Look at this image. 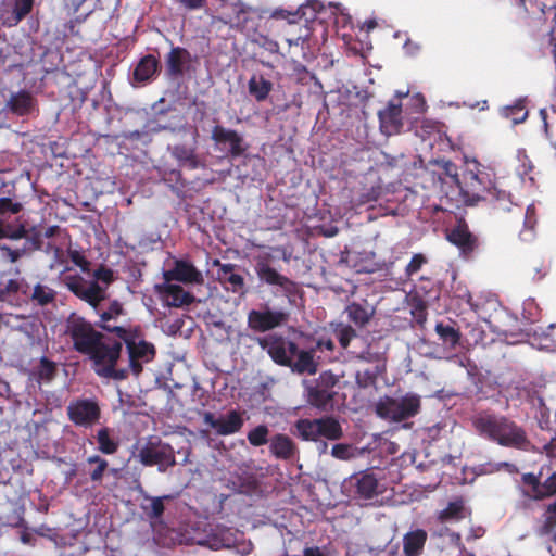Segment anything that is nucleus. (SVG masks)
<instances>
[{"instance_id":"dca6fc26","label":"nucleus","mask_w":556,"mask_h":556,"mask_svg":"<svg viewBox=\"0 0 556 556\" xmlns=\"http://www.w3.org/2000/svg\"><path fill=\"white\" fill-rule=\"evenodd\" d=\"M213 266L218 268L216 279L226 291L239 294L240 296H244L248 293L244 277L236 273L238 267L236 264L222 263L219 260L215 258Z\"/></svg>"},{"instance_id":"393cba45","label":"nucleus","mask_w":556,"mask_h":556,"mask_svg":"<svg viewBox=\"0 0 556 556\" xmlns=\"http://www.w3.org/2000/svg\"><path fill=\"white\" fill-rule=\"evenodd\" d=\"M428 540V533L425 529L417 528L406 532L403 535V556H421Z\"/></svg>"},{"instance_id":"8fccbe9b","label":"nucleus","mask_w":556,"mask_h":556,"mask_svg":"<svg viewBox=\"0 0 556 556\" xmlns=\"http://www.w3.org/2000/svg\"><path fill=\"white\" fill-rule=\"evenodd\" d=\"M27 235V230L23 224H20L17 226L14 225H4L3 222L0 219V239H12V240H18L22 238H25Z\"/></svg>"},{"instance_id":"052dcab7","label":"nucleus","mask_w":556,"mask_h":556,"mask_svg":"<svg viewBox=\"0 0 556 556\" xmlns=\"http://www.w3.org/2000/svg\"><path fill=\"white\" fill-rule=\"evenodd\" d=\"M355 378L356 383L359 387L367 388L376 382L377 375L374 371L366 369L363 372L358 371Z\"/></svg>"},{"instance_id":"e433bc0d","label":"nucleus","mask_w":556,"mask_h":556,"mask_svg":"<svg viewBox=\"0 0 556 556\" xmlns=\"http://www.w3.org/2000/svg\"><path fill=\"white\" fill-rule=\"evenodd\" d=\"M319 431L320 439L337 441L343 437L341 424L332 416L319 418Z\"/></svg>"},{"instance_id":"2f4dec72","label":"nucleus","mask_w":556,"mask_h":556,"mask_svg":"<svg viewBox=\"0 0 556 556\" xmlns=\"http://www.w3.org/2000/svg\"><path fill=\"white\" fill-rule=\"evenodd\" d=\"M98 451L104 455H113L119 448V441L113 435V430L108 426L101 427L96 433Z\"/></svg>"},{"instance_id":"49530a36","label":"nucleus","mask_w":556,"mask_h":556,"mask_svg":"<svg viewBox=\"0 0 556 556\" xmlns=\"http://www.w3.org/2000/svg\"><path fill=\"white\" fill-rule=\"evenodd\" d=\"M125 313L121 302L114 300L110 303L106 311L100 314V323H97L98 328L103 330L104 325H111L110 321L116 319L118 316Z\"/></svg>"},{"instance_id":"412c9836","label":"nucleus","mask_w":556,"mask_h":556,"mask_svg":"<svg viewBox=\"0 0 556 556\" xmlns=\"http://www.w3.org/2000/svg\"><path fill=\"white\" fill-rule=\"evenodd\" d=\"M446 238L459 249L460 254L465 257H469L479 247L478 238L470 232L465 222L458 223L452 228Z\"/></svg>"},{"instance_id":"09e8293b","label":"nucleus","mask_w":556,"mask_h":556,"mask_svg":"<svg viewBox=\"0 0 556 556\" xmlns=\"http://www.w3.org/2000/svg\"><path fill=\"white\" fill-rule=\"evenodd\" d=\"M324 8V5L316 1H308L306 4L301 5L295 13H288V15L295 17L300 15L305 18V22L313 21L316 18V14Z\"/></svg>"},{"instance_id":"58836bf2","label":"nucleus","mask_w":556,"mask_h":556,"mask_svg":"<svg viewBox=\"0 0 556 556\" xmlns=\"http://www.w3.org/2000/svg\"><path fill=\"white\" fill-rule=\"evenodd\" d=\"M556 529V500L545 506L542 522L538 528L541 536L551 535Z\"/></svg>"},{"instance_id":"f3484780","label":"nucleus","mask_w":556,"mask_h":556,"mask_svg":"<svg viewBox=\"0 0 556 556\" xmlns=\"http://www.w3.org/2000/svg\"><path fill=\"white\" fill-rule=\"evenodd\" d=\"M203 421L213 428L219 435L235 434L241 430L244 424L242 414L235 409L219 418H216L211 412H205L203 414Z\"/></svg>"},{"instance_id":"423d86ee","label":"nucleus","mask_w":556,"mask_h":556,"mask_svg":"<svg viewBox=\"0 0 556 556\" xmlns=\"http://www.w3.org/2000/svg\"><path fill=\"white\" fill-rule=\"evenodd\" d=\"M421 397L416 393H406L401 399L383 396L375 405L376 415L384 420L401 422L419 414Z\"/></svg>"},{"instance_id":"bf43d9fd","label":"nucleus","mask_w":556,"mask_h":556,"mask_svg":"<svg viewBox=\"0 0 556 556\" xmlns=\"http://www.w3.org/2000/svg\"><path fill=\"white\" fill-rule=\"evenodd\" d=\"M21 290V283L15 279H10L3 288H0V301L4 302L10 295Z\"/></svg>"},{"instance_id":"5701e85b","label":"nucleus","mask_w":556,"mask_h":556,"mask_svg":"<svg viewBox=\"0 0 556 556\" xmlns=\"http://www.w3.org/2000/svg\"><path fill=\"white\" fill-rule=\"evenodd\" d=\"M269 452L277 459L290 460L299 454V448L289 435L276 433L269 439Z\"/></svg>"},{"instance_id":"a18cd8bd","label":"nucleus","mask_w":556,"mask_h":556,"mask_svg":"<svg viewBox=\"0 0 556 556\" xmlns=\"http://www.w3.org/2000/svg\"><path fill=\"white\" fill-rule=\"evenodd\" d=\"M333 332L342 349H348L351 341L357 337L356 330L351 326L343 323L336 325Z\"/></svg>"},{"instance_id":"4d7b16f0","label":"nucleus","mask_w":556,"mask_h":556,"mask_svg":"<svg viewBox=\"0 0 556 556\" xmlns=\"http://www.w3.org/2000/svg\"><path fill=\"white\" fill-rule=\"evenodd\" d=\"M331 455L340 460H348L353 456L352 446L344 443L334 444L331 448Z\"/></svg>"},{"instance_id":"79ce46f5","label":"nucleus","mask_w":556,"mask_h":556,"mask_svg":"<svg viewBox=\"0 0 556 556\" xmlns=\"http://www.w3.org/2000/svg\"><path fill=\"white\" fill-rule=\"evenodd\" d=\"M167 498H169V496L153 497L146 494L144 500L148 501L149 504H141V508L150 519H159L164 514V500Z\"/></svg>"},{"instance_id":"6ab92c4d","label":"nucleus","mask_w":556,"mask_h":556,"mask_svg":"<svg viewBox=\"0 0 556 556\" xmlns=\"http://www.w3.org/2000/svg\"><path fill=\"white\" fill-rule=\"evenodd\" d=\"M163 278L166 282L175 280L185 283H204L202 273L192 263L185 260H176L174 268L164 271Z\"/></svg>"},{"instance_id":"69168bd1","label":"nucleus","mask_w":556,"mask_h":556,"mask_svg":"<svg viewBox=\"0 0 556 556\" xmlns=\"http://www.w3.org/2000/svg\"><path fill=\"white\" fill-rule=\"evenodd\" d=\"M0 249L5 254L7 258L11 263H15L23 255V251H21V250H13V249H11L10 247H7V245L1 247Z\"/></svg>"},{"instance_id":"9d476101","label":"nucleus","mask_w":556,"mask_h":556,"mask_svg":"<svg viewBox=\"0 0 556 556\" xmlns=\"http://www.w3.org/2000/svg\"><path fill=\"white\" fill-rule=\"evenodd\" d=\"M349 493L357 500H372L382 494L379 478L371 469L355 472L344 481Z\"/></svg>"},{"instance_id":"7c9ffc66","label":"nucleus","mask_w":556,"mask_h":556,"mask_svg":"<svg viewBox=\"0 0 556 556\" xmlns=\"http://www.w3.org/2000/svg\"><path fill=\"white\" fill-rule=\"evenodd\" d=\"M160 61L152 54L140 59L134 71V79L138 83H147L156 74Z\"/></svg>"},{"instance_id":"de8ad7c7","label":"nucleus","mask_w":556,"mask_h":556,"mask_svg":"<svg viewBox=\"0 0 556 556\" xmlns=\"http://www.w3.org/2000/svg\"><path fill=\"white\" fill-rule=\"evenodd\" d=\"M269 429L266 425H258L248 432V441L252 446L258 447L269 443Z\"/></svg>"},{"instance_id":"a878e982","label":"nucleus","mask_w":556,"mask_h":556,"mask_svg":"<svg viewBox=\"0 0 556 556\" xmlns=\"http://www.w3.org/2000/svg\"><path fill=\"white\" fill-rule=\"evenodd\" d=\"M375 312V307L365 300L363 302H351L345 307L349 321L358 328L366 327L374 317Z\"/></svg>"},{"instance_id":"603ef678","label":"nucleus","mask_w":556,"mask_h":556,"mask_svg":"<svg viewBox=\"0 0 556 556\" xmlns=\"http://www.w3.org/2000/svg\"><path fill=\"white\" fill-rule=\"evenodd\" d=\"M412 316L416 324L422 327L428 317L427 302L422 299L416 300L412 305Z\"/></svg>"},{"instance_id":"a19ab883","label":"nucleus","mask_w":556,"mask_h":556,"mask_svg":"<svg viewBox=\"0 0 556 556\" xmlns=\"http://www.w3.org/2000/svg\"><path fill=\"white\" fill-rule=\"evenodd\" d=\"M521 481L523 484L531 488V491L522 490L523 496L532 500V501H542V497H539L538 494L542 493V481L541 473L539 476L527 472L521 476Z\"/></svg>"},{"instance_id":"a211bd4d","label":"nucleus","mask_w":556,"mask_h":556,"mask_svg":"<svg viewBox=\"0 0 556 556\" xmlns=\"http://www.w3.org/2000/svg\"><path fill=\"white\" fill-rule=\"evenodd\" d=\"M191 53L182 47H173L165 56V74L169 79L181 78L190 71Z\"/></svg>"},{"instance_id":"37998d69","label":"nucleus","mask_w":556,"mask_h":556,"mask_svg":"<svg viewBox=\"0 0 556 556\" xmlns=\"http://www.w3.org/2000/svg\"><path fill=\"white\" fill-rule=\"evenodd\" d=\"M29 298L37 305L46 306L54 302L56 292L48 286L37 283L34 287L33 293Z\"/></svg>"},{"instance_id":"c9c22d12","label":"nucleus","mask_w":556,"mask_h":556,"mask_svg":"<svg viewBox=\"0 0 556 556\" xmlns=\"http://www.w3.org/2000/svg\"><path fill=\"white\" fill-rule=\"evenodd\" d=\"M434 330L442 343L448 349H455L460 343L462 333L454 326L440 321L437 323Z\"/></svg>"},{"instance_id":"864d4df0","label":"nucleus","mask_w":556,"mask_h":556,"mask_svg":"<svg viewBox=\"0 0 556 556\" xmlns=\"http://www.w3.org/2000/svg\"><path fill=\"white\" fill-rule=\"evenodd\" d=\"M428 263V258L422 253H416L412 256L409 263L405 267L406 277L410 278L417 274L421 267Z\"/></svg>"},{"instance_id":"ea45409f","label":"nucleus","mask_w":556,"mask_h":556,"mask_svg":"<svg viewBox=\"0 0 556 556\" xmlns=\"http://www.w3.org/2000/svg\"><path fill=\"white\" fill-rule=\"evenodd\" d=\"M86 463L93 466L89 471L90 480L97 484H101L104 473L109 468V462L102 456L94 454L87 457Z\"/></svg>"},{"instance_id":"20e7f679","label":"nucleus","mask_w":556,"mask_h":556,"mask_svg":"<svg viewBox=\"0 0 556 556\" xmlns=\"http://www.w3.org/2000/svg\"><path fill=\"white\" fill-rule=\"evenodd\" d=\"M479 166L477 164L475 169L464 170L462 178L456 173L451 174L447 170L459 188L462 198L467 205H477L479 202H484L491 189L495 186L490 174L480 169Z\"/></svg>"},{"instance_id":"13d9d810","label":"nucleus","mask_w":556,"mask_h":556,"mask_svg":"<svg viewBox=\"0 0 556 556\" xmlns=\"http://www.w3.org/2000/svg\"><path fill=\"white\" fill-rule=\"evenodd\" d=\"M22 208L23 206L20 202H13L10 198H0V215L7 213L17 214Z\"/></svg>"},{"instance_id":"f8f14e48","label":"nucleus","mask_w":556,"mask_h":556,"mask_svg":"<svg viewBox=\"0 0 556 556\" xmlns=\"http://www.w3.org/2000/svg\"><path fill=\"white\" fill-rule=\"evenodd\" d=\"M258 345L267 352L274 363L279 366H291L292 358L298 352V344L282 336H267L256 339Z\"/></svg>"},{"instance_id":"4be33fe9","label":"nucleus","mask_w":556,"mask_h":556,"mask_svg":"<svg viewBox=\"0 0 556 556\" xmlns=\"http://www.w3.org/2000/svg\"><path fill=\"white\" fill-rule=\"evenodd\" d=\"M156 291L161 299L169 307H184L191 305L195 298L192 293L185 291L181 286L172 285L169 282L156 285Z\"/></svg>"},{"instance_id":"f03ea898","label":"nucleus","mask_w":556,"mask_h":556,"mask_svg":"<svg viewBox=\"0 0 556 556\" xmlns=\"http://www.w3.org/2000/svg\"><path fill=\"white\" fill-rule=\"evenodd\" d=\"M97 327V324L93 325L76 313H72L65 321V334L71 338L74 351L88 356L92 365L105 355L108 349L114 346V342H119Z\"/></svg>"},{"instance_id":"e2e57ef3","label":"nucleus","mask_w":556,"mask_h":556,"mask_svg":"<svg viewBox=\"0 0 556 556\" xmlns=\"http://www.w3.org/2000/svg\"><path fill=\"white\" fill-rule=\"evenodd\" d=\"M538 424L542 430H551V412L547 406H544L539 410Z\"/></svg>"},{"instance_id":"680f3d73","label":"nucleus","mask_w":556,"mask_h":556,"mask_svg":"<svg viewBox=\"0 0 556 556\" xmlns=\"http://www.w3.org/2000/svg\"><path fill=\"white\" fill-rule=\"evenodd\" d=\"M518 159L520 161V166L518 168V172L521 176H528L534 168L533 163L527 155L525 151H519Z\"/></svg>"},{"instance_id":"f257e3e1","label":"nucleus","mask_w":556,"mask_h":556,"mask_svg":"<svg viewBox=\"0 0 556 556\" xmlns=\"http://www.w3.org/2000/svg\"><path fill=\"white\" fill-rule=\"evenodd\" d=\"M471 424L481 438L500 446L519 451L531 446L527 430L506 415L482 410L471 418Z\"/></svg>"},{"instance_id":"c756f323","label":"nucleus","mask_w":556,"mask_h":556,"mask_svg":"<svg viewBox=\"0 0 556 556\" xmlns=\"http://www.w3.org/2000/svg\"><path fill=\"white\" fill-rule=\"evenodd\" d=\"M294 434L303 441L318 442L319 434V418L308 419L301 418L294 422Z\"/></svg>"},{"instance_id":"3c124183","label":"nucleus","mask_w":556,"mask_h":556,"mask_svg":"<svg viewBox=\"0 0 556 556\" xmlns=\"http://www.w3.org/2000/svg\"><path fill=\"white\" fill-rule=\"evenodd\" d=\"M24 515H25V506L20 505L12 511V514L7 516V522L4 525L12 527V528L27 529V525H26Z\"/></svg>"},{"instance_id":"cd10ccee","label":"nucleus","mask_w":556,"mask_h":556,"mask_svg":"<svg viewBox=\"0 0 556 556\" xmlns=\"http://www.w3.org/2000/svg\"><path fill=\"white\" fill-rule=\"evenodd\" d=\"M273 88L274 84L262 74L254 73L248 81L249 94L256 102L266 101L273 91Z\"/></svg>"},{"instance_id":"5fc2aeb1","label":"nucleus","mask_w":556,"mask_h":556,"mask_svg":"<svg viewBox=\"0 0 556 556\" xmlns=\"http://www.w3.org/2000/svg\"><path fill=\"white\" fill-rule=\"evenodd\" d=\"M433 285L432 280L426 277H421L420 285L417 287V295L424 301L428 302L438 299V292L432 294V289H428L429 286Z\"/></svg>"},{"instance_id":"f704fd0d","label":"nucleus","mask_w":556,"mask_h":556,"mask_svg":"<svg viewBox=\"0 0 556 556\" xmlns=\"http://www.w3.org/2000/svg\"><path fill=\"white\" fill-rule=\"evenodd\" d=\"M35 0H14L13 11L10 16L3 18V25L16 26L33 11Z\"/></svg>"},{"instance_id":"c85d7f7f","label":"nucleus","mask_w":556,"mask_h":556,"mask_svg":"<svg viewBox=\"0 0 556 556\" xmlns=\"http://www.w3.org/2000/svg\"><path fill=\"white\" fill-rule=\"evenodd\" d=\"M467 513L465 501L463 497H457L440 510L437 518L441 523L458 522L467 517Z\"/></svg>"},{"instance_id":"b1692460","label":"nucleus","mask_w":556,"mask_h":556,"mask_svg":"<svg viewBox=\"0 0 556 556\" xmlns=\"http://www.w3.org/2000/svg\"><path fill=\"white\" fill-rule=\"evenodd\" d=\"M36 105L37 101L33 94L29 91L21 90L10 96L5 108L16 116H26L31 114Z\"/></svg>"},{"instance_id":"c03bdc74","label":"nucleus","mask_w":556,"mask_h":556,"mask_svg":"<svg viewBox=\"0 0 556 556\" xmlns=\"http://www.w3.org/2000/svg\"><path fill=\"white\" fill-rule=\"evenodd\" d=\"M56 375V365L46 356H42L35 372L38 382H50Z\"/></svg>"},{"instance_id":"0e129e2a","label":"nucleus","mask_w":556,"mask_h":556,"mask_svg":"<svg viewBox=\"0 0 556 556\" xmlns=\"http://www.w3.org/2000/svg\"><path fill=\"white\" fill-rule=\"evenodd\" d=\"M94 277L106 285H110L114 280L113 270L106 267H100L94 271Z\"/></svg>"},{"instance_id":"4c0bfd02","label":"nucleus","mask_w":556,"mask_h":556,"mask_svg":"<svg viewBox=\"0 0 556 556\" xmlns=\"http://www.w3.org/2000/svg\"><path fill=\"white\" fill-rule=\"evenodd\" d=\"M500 114L506 119H510L513 124L523 123L528 117V111L523 100H517L511 105L501 108Z\"/></svg>"},{"instance_id":"6e6552de","label":"nucleus","mask_w":556,"mask_h":556,"mask_svg":"<svg viewBox=\"0 0 556 556\" xmlns=\"http://www.w3.org/2000/svg\"><path fill=\"white\" fill-rule=\"evenodd\" d=\"M137 457L144 467L156 466L162 473L177 464L174 447L159 437H150L139 448Z\"/></svg>"},{"instance_id":"4468645a","label":"nucleus","mask_w":556,"mask_h":556,"mask_svg":"<svg viewBox=\"0 0 556 556\" xmlns=\"http://www.w3.org/2000/svg\"><path fill=\"white\" fill-rule=\"evenodd\" d=\"M211 139L217 150L226 152L231 159L240 157L247 150L243 137L237 130L222 125L212 128Z\"/></svg>"},{"instance_id":"1a4fd4ad","label":"nucleus","mask_w":556,"mask_h":556,"mask_svg":"<svg viewBox=\"0 0 556 556\" xmlns=\"http://www.w3.org/2000/svg\"><path fill=\"white\" fill-rule=\"evenodd\" d=\"M68 420L76 427L90 429L101 419V407L96 399H76L66 407Z\"/></svg>"},{"instance_id":"aec40b11","label":"nucleus","mask_w":556,"mask_h":556,"mask_svg":"<svg viewBox=\"0 0 556 556\" xmlns=\"http://www.w3.org/2000/svg\"><path fill=\"white\" fill-rule=\"evenodd\" d=\"M380 130L386 136L399 134L403 127L402 104L391 100L387 108L378 112Z\"/></svg>"},{"instance_id":"6e6d98bb","label":"nucleus","mask_w":556,"mask_h":556,"mask_svg":"<svg viewBox=\"0 0 556 556\" xmlns=\"http://www.w3.org/2000/svg\"><path fill=\"white\" fill-rule=\"evenodd\" d=\"M542 493L538 494L542 500L556 495V471L542 482Z\"/></svg>"},{"instance_id":"473e14b6","label":"nucleus","mask_w":556,"mask_h":556,"mask_svg":"<svg viewBox=\"0 0 556 556\" xmlns=\"http://www.w3.org/2000/svg\"><path fill=\"white\" fill-rule=\"evenodd\" d=\"M296 361H292V365L289 366L292 371L298 374H309L315 375L317 372L318 365L314 359L313 351L299 350L295 353Z\"/></svg>"},{"instance_id":"0eeeda50","label":"nucleus","mask_w":556,"mask_h":556,"mask_svg":"<svg viewBox=\"0 0 556 556\" xmlns=\"http://www.w3.org/2000/svg\"><path fill=\"white\" fill-rule=\"evenodd\" d=\"M339 382L338 376L330 370L323 371L317 378L304 380V396L306 403L319 410L327 412L333 407L334 390Z\"/></svg>"},{"instance_id":"bb28decb","label":"nucleus","mask_w":556,"mask_h":556,"mask_svg":"<svg viewBox=\"0 0 556 556\" xmlns=\"http://www.w3.org/2000/svg\"><path fill=\"white\" fill-rule=\"evenodd\" d=\"M495 212H511L514 208L518 211V215L521 216V208L514 204L511 200V194L505 190L498 189L496 185L491 189L490 194H488L484 200Z\"/></svg>"},{"instance_id":"338daca9","label":"nucleus","mask_w":556,"mask_h":556,"mask_svg":"<svg viewBox=\"0 0 556 556\" xmlns=\"http://www.w3.org/2000/svg\"><path fill=\"white\" fill-rule=\"evenodd\" d=\"M188 10H199L205 5V0H178Z\"/></svg>"},{"instance_id":"39448f33","label":"nucleus","mask_w":556,"mask_h":556,"mask_svg":"<svg viewBox=\"0 0 556 556\" xmlns=\"http://www.w3.org/2000/svg\"><path fill=\"white\" fill-rule=\"evenodd\" d=\"M270 254L254 257L253 269L260 285L274 289L275 295H283L291 301L299 293V286L286 275L280 274L273 265Z\"/></svg>"},{"instance_id":"7ed1b4c3","label":"nucleus","mask_w":556,"mask_h":556,"mask_svg":"<svg viewBox=\"0 0 556 556\" xmlns=\"http://www.w3.org/2000/svg\"><path fill=\"white\" fill-rule=\"evenodd\" d=\"M103 331L114 333L122 343L124 342L129 357V369L135 376H139L143 364L150 363L156 355V349L153 343L146 341L139 326L123 327L104 325Z\"/></svg>"},{"instance_id":"9b49d317","label":"nucleus","mask_w":556,"mask_h":556,"mask_svg":"<svg viewBox=\"0 0 556 556\" xmlns=\"http://www.w3.org/2000/svg\"><path fill=\"white\" fill-rule=\"evenodd\" d=\"M63 282L75 296L85 301L94 309L106 298L104 288L97 281L87 282L80 275H67Z\"/></svg>"},{"instance_id":"72a5a7b5","label":"nucleus","mask_w":556,"mask_h":556,"mask_svg":"<svg viewBox=\"0 0 556 556\" xmlns=\"http://www.w3.org/2000/svg\"><path fill=\"white\" fill-rule=\"evenodd\" d=\"M172 155L178 161L181 167L188 169H197L201 163L195 154L193 148L187 147L186 144H177L172 150Z\"/></svg>"},{"instance_id":"774afa93","label":"nucleus","mask_w":556,"mask_h":556,"mask_svg":"<svg viewBox=\"0 0 556 556\" xmlns=\"http://www.w3.org/2000/svg\"><path fill=\"white\" fill-rule=\"evenodd\" d=\"M71 260L72 262L79 266L80 268H83L84 270L87 269L89 263L88 261L85 258V256H83L81 254H79L77 251L71 253Z\"/></svg>"},{"instance_id":"ddd939ff","label":"nucleus","mask_w":556,"mask_h":556,"mask_svg":"<svg viewBox=\"0 0 556 556\" xmlns=\"http://www.w3.org/2000/svg\"><path fill=\"white\" fill-rule=\"evenodd\" d=\"M289 313L283 309H271L265 305L263 309H251L247 316L248 327L255 332H267L281 327L289 320Z\"/></svg>"},{"instance_id":"2eb2a0df","label":"nucleus","mask_w":556,"mask_h":556,"mask_svg":"<svg viewBox=\"0 0 556 556\" xmlns=\"http://www.w3.org/2000/svg\"><path fill=\"white\" fill-rule=\"evenodd\" d=\"M123 345L122 342H114L112 349H108L105 355H103L96 364L92 365V369L97 376L104 379H112L122 381L128 378L127 368H116L117 362L121 358Z\"/></svg>"}]
</instances>
